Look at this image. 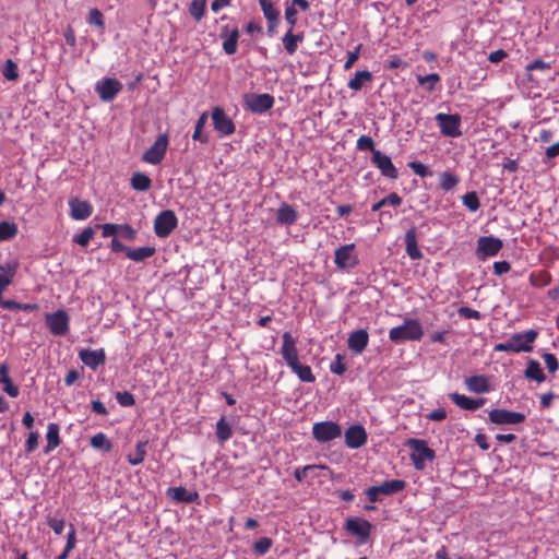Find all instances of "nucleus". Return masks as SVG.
Wrapping results in <instances>:
<instances>
[{
	"instance_id": "obj_37",
	"label": "nucleus",
	"mask_w": 559,
	"mask_h": 559,
	"mask_svg": "<svg viewBox=\"0 0 559 559\" xmlns=\"http://www.w3.org/2000/svg\"><path fill=\"white\" fill-rule=\"evenodd\" d=\"M130 183L135 191H146L151 188L152 180L147 175L138 171L132 175Z\"/></svg>"
},
{
	"instance_id": "obj_1",
	"label": "nucleus",
	"mask_w": 559,
	"mask_h": 559,
	"mask_svg": "<svg viewBox=\"0 0 559 559\" xmlns=\"http://www.w3.org/2000/svg\"><path fill=\"white\" fill-rule=\"evenodd\" d=\"M538 336L536 330H527L521 333H514L504 343L495 345V352H513V353H530L533 350V344Z\"/></svg>"
},
{
	"instance_id": "obj_22",
	"label": "nucleus",
	"mask_w": 559,
	"mask_h": 559,
	"mask_svg": "<svg viewBox=\"0 0 559 559\" xmlns=\"http://www.w3.org/2000/svg\"><path fill=\"white\" fill-rule=\"evenodd\" d=\"M19 267V263L16 261H10L0 264V302L2 299V294L7 289L9 285L12 284L13 277L16 274Z\"/></svg>"
},
{
	"instance_id": "obj_43",
	"label": "nucleus",
	"mask_w": 559,
	"mask_h": 559,
	"mask_svg": "<svg viewBox=\"0 0 559 559\" xmlns=\"http://www.w3.org/2000/svg\"><path fill=\"white\" fill-rule=\"evenodd\" d=\"M206 121H207V112H203L198 118V120L195 122L194 131H193V134H192V139L194 141H199L201 143H207L209 142V135L204 134L202 132L204 126L206 124Z\"/></svg>"
},
{
	"instance_id": "obj_40",
	"label": "nucleus",
	"mask_w": 559,
	"mask_h": 559,
	"mask_svg": "<svg viewBox=\"0 0 559 559\" xmlns=\"http://www.w3.org/2000/svg\"><path fill=\"white\" fill-rule=\"evenodd\" d=\"M460 182V178L450 173V171H442L439 175V186L444 191H451L453 190Z\"/></svg>"
},
{
	"instance_id": "obj_26",
	"label": "nucleus",
	"mask_w": 559,
	"mask_h": 559,
	"mask_svg": "<svg viewBox=\"0 0 559 559\" xmlns=\"http://www.w3.org/2000/svg\"><path fill=\"white\" fill-rule=\"evenodd\" d=\"M167 496L177 501L185 503H192L199 499V493L197 491H189L185 487H169L167 489Z\"/></svg>"
},
{
	"instance_id": "obj_27",
	"label": "nucleus",
	"mask_w": 559,
	"mask_h": 559,
	"mask_svg": "<svg viewBox=\"0 0 559 559\" xmlns=\"http://www.w3.org/2000/svg\"><path fill=\"white\" fill-rule=\"evenodd\" d=\"M465 385L472 393L483 394L490 391V383L486 376H472L465 379Z\"/></svg>"
},
{
	"instance_id": "obj_19",
	"label": "nucleus",
	"mask_w": 559,
	"mask_h": 559,
	"mask_svg": "<svg viewBox=\"0 0 559 559\" xmlns=\"http://www.w3.org/2000/svg\"><path fill=\"white\" fill-rule=\"evenodd\" d=\"M79 358L81 361L91 368L92 370H96L99 366L104 365L106 361V354L104 348L99 349H81L79 352Z\"/></svg>"
},
{
	"instance_id": "obj_63",
	"label": "nucleus",
	"mask_w": 559,
	"mask_h": 559,
	"mask_svg": "<svg viewBox=\"0 0 559 559\" xmlns=\"http://www.w3.org/2000/svg\"><path fill=\"white\" fill-rule=\"evenodd\" d=\"M118 234L127 240H133L136 236L135 229L129 224H120Z\"/></svg>"
},
{
	"instance_id": "obj_5",
	"label": "nucleus",
	"mask_w": 559,
	"mask_h": 559,
	"mask_svg": "<svg viewBox=\"0 0 559 559\" xmlns=\"http://www.w3.org/2000/svg\"><path fill=\"white\" fill-rule=\"evenodd\" d=\"M168 144L169 138L167 133L159 134L155 142L144 152L142 160L151 165L160 164L166 155Z\"/></svg>"
},
{
	"instance_id": "obj_8",
	"label": "nucleus",
	"mask_w": 559,
	"mask_h": 559,
	"mask_svg": "<svg viewBox=\"0 0 559 559\" xmlns=\"http://www.w3.org/2000/svg\"><path fill=\"white\" fill-rule=\"evenodd\" d=\"M334 263L340 270L354 269L359 260L355 253V243L341 246L334 252Z\"/></svg>"
},
{
	"instance_id": "obj_60",
	"label": "nucleus",
	"mask_w": 559,
	"mask_h": 559,
	"mask_svg": "<svg viewBox=\"0 0 559 559\" xmlns=\"http://www.w3.org/2000/svg\"><path fill=\"white\" fill-rule=\"evenodd\" d=\"M47 524L57 535H61L66 526L64 520L52 516H47Z\"/></svg>"
},
{
	"instance_id": "obj_42",
	"label": "nucleus",
	"mask_w": 559,
	"mask_h": 559,
	"mask_svg": "<svg viewBox=\"0 0 559 559\" xmlns=\"http://www.w3.org/2000/svg\"><path fill=\"white\" fill-rule=\"evenodd\" d=\"M147 443H148L147 440H145V441H140L135 445V453L133 455L130 454L127 456L129 464L135 466V465H140L144 462L145 456H146Z\"/></svg>"
},
{
	"instance_id": "obj_17",
	"label": "nucleus",
	"mask_w": 559,
	"mask_h": 559,
	"mask_svg": "<svg viewBox=\"0 0 559 559\" xmlns=\"http://www.w3.org/2000/svg\"><path fill=\"white\" fill-rule=\"evenodd\" d=\"M345 528L359 538L360 544H365L371 531V524L365 519L349 518L345 523Z\"/></svg>"
},
{
	"instance_id": "obj_59",
	"label": "nucleus",
	"mask_w": 559,
	"mask_h": 559,
	"mask_svg": "<svg viewBox=\"0 0 559 559\" xmlns=\"http://www.w3.org/2000/svg\"><path fill=\"white\" fill-rule=\"evenodd\" d=\"M39 442V433L37 431H31L25 441V451L26 453H32L38 447Z\"/></svg>"
},
{
	"instance_id": "obj_49",
	"label": "nucleus",
	"mask_w": 559,
	"mask_h": 559,
	"mask_svg": "<svg viewBox=\"0 0 559 559\" xmlns=\"http://www.w3.org/2000/svg\"><path fill=\"white\" fill-rule=\"evenodd\" d=\"M90 25H94L99 28L102 32L105 29V19L104 14L100 10L94 8L88 11V15L86 19Z\"/></svg>"
},
{
	"instance_id": "obj_51",
	"label": "nucleus",
	"mask_w": 559,
	"mask_h": 559,
	"mask_svg": "<svg viewBox=\"0 0 559 559\" xmlns=\"http://www.w3.org/2000/svg\"><path fill=\"white\" fill-rule=\"evenodd\" d=\"M462 202L471 212H476L480 207V202L475 191L464 194L462 197Z\"/></svg>"
},
{
	"instance_id": "obj_9",
	"label": "nucleus",
	"mask_w": 559,
	"mask_h": 559,
	"mask_svg": "<svg viewBox=\"0 0 559 559\" xmlns=\"http://www.w3.org/2000/svg\"><path fill=\"white\" fill-rule=\"evenodd\" d=\"M313 438L319 442H329L342 435L341 426L334 421H319L312 426Z\"/></svg>"
},
{
	"instance_id": "obj_31",
	"label": "nucleus",
	"mask_w": 559,
	"mask_h": 559,
	"mask_svg": "<svg viewBox=\"0 0 559 559\" xmlns=\"http://www.w3.org/2000/svg\"><path fill=\"white\" fill-rule=\"evenodd\" d=\"M292 372H294L301 382L312 383L316 381V377L312 373L311 367L308 365H304L300 360H296L295 362L288 365Z\"/></svg>"
},
{
	"instance_id": "obj_24",
	"label": "nucleus",
	"mask_w": 559,
	"mask_h": 559,
	"mask_svg": "<svg viewBox=\"0 0 559 559\" xmlns=\"http://www.w3.org/2000/svg\"><path fill=\"white\" fill-rule=\"evenodd\" d=\"M451 401L461 409L464 411H476L486 403V399H472L460 393L450 394Z\"/></svg>"
},
{
	"instance_id": "obj_32",
	"label": "nucleus",
	"mask_w": 559,
	"mask_h": 559,
	"mask_svg": "<svg viewBox=\"0 0 559 559\" xmlns=\"http://www.w3.org/2000/svg\"><path fill=\"white\" fill-rule=\"evenodd\" d=\"M0 383L3 384V391L11 397H16L20 394V390L13 384L12 379L9 376V367L7 364L0 366Z\"/></svg>"
},
{
	"instance_id": "obj_58",
	"label": "nucleus",
	"mask_w": 559,
	"mask_h": 559,
	"mask_svg": "<svg viewBox=\"0 0 559 559\" xmlns=\"http://www.w3.org/2000/svg\"><path fill=\"white\" fill-rule=\"evenodd\" d=\"M407 166L419 177L425 178L431 176V173L428 170L427 166L420 162H409Z\"/></svg>"
},
{
	"instance_id": "obj_28",
	"label": "nucleus",
	"mask_w": 559,
	"mask_h": 559,
	"mask_svg": "<svg viewBox=\"0 0 559 559\" xmlns=\"http://www.w3.org/2000/svg\"><path fill=\"white\" fill-rule=\"evenodd\" d=\"M298 219L297 211L287 203H282L276 212V222L281 225L292 226Z\"/></svg>"
},
{
	"instance_id": "obj_16",
	"label": "nucleus",
	"mask_w": 559,
	"mask_h": 559,
	"mask_svg": "<svg viewBox=\"0 0 559 559\" xmlns=\"http://www.w3.org/2000/svg\"><path fill=\"white\" fill-rule=\"evenodd\" d=\"M280 353L287 366L299 359L297 340L290 332H284L282 334V346Z\"/></svg>"
},
{
	"instance_id": "obj_14",
	"label": "nucleus",
	"mask_w": 559,
	"mask_h": 559,
	"mask_svg": "<svg viewBox=\"0 0 559 559\" xmlns=\"http://www.w3.org/2000/svg\"><path fill=\"white\" fill-rule=\"evenodd\" d=\"M95 90L98 93L99 98L107 103L116 98L122 90V84L116 79L105 78L96 83Z\"/></svg>"
},
{
	"instance_id": "obj_12",
	"label": "nucleus",
	"mask_w": 559,
	"mask_h": 559,
	"mask_svg": "<svg viewBox=\"0 0 559 559\" xmlns=\"http://www.w3.org/2000/svg\"><path fill=\"white\" fill-rule=\"evenodd\" d=\"M46 324L49 331L56 336L66 335L69 331V314L64 310H57L46 314Z\"/></svg>"
},
{
	"instance_id": "obj_2",
	"label": "nucleus",
	"mask_w": 559,
	"mask_h": 559,
	"mask_svg": "<svg viewBox=\"0 0 559 559\" xmlns=\"http://www.w3.org/2000/svg\"><path fill=\"white\" fill-rule=\"evenodd\" d=\"M405 445L412 451L411 461L417 471H424L427 462H432L436 459V453L427 444L426 440L409 438L406 440Z\"/></svg>"
},
{
	"instance_id": "obj_20",
	"label": "nucleus",
	"mask_w": 559,
	"mask_h": 559,
	"mask_svg": "<svg viewBox=\"0 0 559 559\" xmlns=\"http://www.w3.org/2000/svg\"><path fill=\"white\" fill-rule=\"evenodd\" d=\"M502 247V240L492 236L480 237L477 241V251L485 257L496 255Z\"/></svg>"
},
{
	"instance_id": "obj_30",
	"label": "nucleus",
	"mask_w": 559,
	"mask_h": 559,
	"mask_svg": "<svg viewBox=\"0 0 559 559\" xmlns=\"http://www.w3.org/2000/svg\"><path fill=\"white\" fill-rule=\"evenodd\" d=\"M60 427L56 423L48 424L47 432H46V440L47 444L44 449L45 454H49L51 451L57 449L61 444V438H60Z\"/></svg>"
},
{
	"instance_id": "obj_61",
	"label": "nucleus",
	"mask_w": 559,
	"mask_h": 559,
	"mask_svg": "<svg viewBox=\"0 0 559 559\" xmlns=\"http://www.w3.org/2000/svg\"><path fill=\"white\" fill-rule=\"evenodd\" d=\"M361 44H359L353 51L347 52V60L344 63V70H349L355 62L359 59Z\"/></svg>"
},
{
	"instance_id": "obj_45",
	"label": "nucleus",
	"mask_w": 559,
	"mask_h": 559,
	"mask_svg": "<svg viewBox=\"0 0 559 559\" xmlns=\"http://www.w3.org/2000/svg\"><path fill=\"white\" fill-rule=\"evenodd\" d=\"M0 307L9 310H23V311H36L38 310L37 304H22L12 299L2 300Z\"/></svg>"
},
{
	"instance_id": "obj_44",
	"label": "nucleus",
	"mask_w": 559,
	"mask_h": 559,
	"mask_svg": "<svg viewBox=\"0 0 559 559\" xmlns=\"http://www.w3.org/2000/svg\"><path fill=\"white\" fill-rule=\"evenodd\" d=\"M91 445L94 449L110 452L112 450V442L107 438L104 432H98L91 438Z\"/></svg>"
},
{
	"instance_id": "obj_25",
	"label": "nucleus",
	"mask_w": 559,
	"mask_h": 559,
	"mask_svg": "<svg viewBox=\"0 0 559 559\" xmlns=\"http://www.w3.org/2000/svg\"><path fill=\"white\" fill-rule=\"evenodd\" d=\"M406 253L412 260H419L423 253L417 243V230L415 227L409 228L404 236Z\"/></svg>"
},
{
	"instance_id": "obj_38",
	"label": "nucleus",
	"mask_w": 559,
	"mask_h": 559,
	"mask_svg": "<svg viewBox=\"0 0 559 559\" xmlns=\"http://www.w3.org/2000/svg\"><path fill=\"white\" fill-rule=\"evenodd\" d=\"M530 283L532 286L542 288L550 284L551 282V275L546 270H540L537 272H533L530 275Z\"/></svg>"
},
{
	"instance_id": "obj_55",
	"label": "nucleus",
	"mask_w": 559,
	"mask_h": 559,
	"mask_svg": "<svg viewBox=\"0 0 559 559\" xmlns=\"http://www.w3.org/2000/svg\"><path fill=\"white\" fill-rule=\"evenodd\" d=\"M356 146L359 151H370L372 154L374 151H378L374 148V142L372 138L368 135H361L356 143Z\"/></svg>"
},
{
	"instance_id": "obj_6",
	"label": "nucleus",
	"mask_w": 559,
	"mask_h": 559,
	"mask_svg": "<svg viewBox=\"0 0 559 559\" xmlns=\"http://www.w3.org/2000/svg\"><path fill=\"white\" fill-rule=\"evenodd\" d=\"M435 119L442 135L450 138H459L462 135L460 115L439 112L436 115Z\"/></svg>"
},
{
	"instance_id": "obj_57",
	"label": "nucleus",
	"mask_w": 559,
	"mask_h": 559,
	"mask_svg": "<svg viewBox=\"0 0 559 559\" xmlns=\"http://www.w3.org/2000/svg\"><path fill=\"white\" fill-rule=\"evenodd\" d=\"M543 359L550 373H555L559 369V361L552 353L543 354Z\"/></svg>"
},
{
	"instance_id": "obj_48",
	"label": "nucleus",
	"mask_w": 559,
	"mask_h": 559,
	"mask_svg": "<svg viewBox=\"0 0 559 559\" xmlns=\"http://www.w3.org/2000/svg\"><path fill=\"white\" fill-rule=\"evenodd\" d=\"M206 9V0H192L189 7V13L195 21H201Z\"/></svg>"
},
{
	"instance_id": "obj_13",
	"label": "nucleus",
	"mask_w": 559,
	"mask_h": 559,
	"mask_svg": "<svg viewBox=\"0 0 559 559\" xmlns=\"http://www.w3.org/2000/svg\"><path fill=\"white\" fill-rule=\"evenodd\" d=\"M212 120L214 129L218 132L219 136L230 135L236 130L235 123L222 107L217 106L213 108Z\"/></svg>"
},
{
	"instance_id": "obj_34",
	"label": "nucleus",
	"mask_w": 559,
	"mask_h": 559,
	"mask_svg": "<svg viewBox=\"0 0 559 559\" xmlns=\"http://www.w3.org/2000/svg\"><path fill=\"white\" fill-rule=\"evenodd\" d=\"M372 80H373V76L370 71H367V70L356 71L354 78H352L348 81L347 86L352 91L358 92L364 87L365 84L371 83Z\"/></svg>"
},
{
	"instance_id": "obj_7",
	"label": "nucleus",
	"mask_w": 559,
	"mask_h": 559,
	"mask_svg": "<svg viewBox=\"0 0 559 559\" xmlns=\"http://www.w3.org/2000/svg\"><path fill=\"white\" fill-rule=\"evenodd\" d=\"M178 225L174 211L164 210L154 219V233L159 238L169 236Z\"/></svg>"
},
{
	"instance_id": "obj_52",
	"label": "nucleus",
	"mask_w": 559,
	"mask_h": 559,
	"mask_svg": "<svg viewBox=\"0 0 559 559\" xmlns=\"http://www.w3.org/2000/svg\"><path fill=\"white\" fill-rule=\"evenodd\" d=\"M273 542L270 537H261L253 544V551L259 556H263L271 549Z\"/></svg>"
},
{
	"instance_id": "obj_41",
	"label": "nucleus",
	"mask_w": 559,
	"mask_h": 559,
	"mask_svg": "<svg viewBox=\"0 0 559 559\" xmlns=\"http://www.w3.org/2000/svg\"><path fill=\"white\" fill-rule=\"evenodd\" d=\"M261 10L267 22L278 23L280 11L274 8L271 0H259Z\"/></svg>"
},
{
	"instance_id": "obj_21",
	"label": "nucleus",
	"mask_w": 559,
	"mask_h": 559,
	"mask_svg": "<svg viewBox=\"0 0 559 559\" xmlns=\"http://www.w3.org/2000/svg\"><path fill=\"white\" fill-rule=\"evenodd\" d=\"M70 215L75 221H84L93 213V206L88 201L71 199L69 201Z\"/></svg>"
},
{
	"instance_id": "obj_64",
	"label": "nucleus",
	"mask_w": 559,
	"mask_h": 559,
	"mask_svg": "<svg viewBox=\"0 0 559 559\" xmlns=\"http://www.w3.org/2000/svg\"><path fill=\"white\" fill-rule=\"evenodd\" d=\"M99 227L102 228L103 237L115 236L120 230V224L106 223V224L99 225Z\"/></svg>"
},
{
	"instance_id": "obj_35",
	"label": "nucleus",
	"mask_w": 559,
	"mask_h": 559,
	"mask_svg": "<svg viewBox=\"0 0 559 559\" xmlns=\"http://www.w3.org/2000/svg\"><path fill=\"white\" fill-rule=\"evenodd\" d=\"M154 247L129 248L127 257L134 262H142L155 254Z\"/></svg>"
},
{
	"instance_id": "obj_47",
	"label": "nucleus",
	"mask_w": 559,
	"mask_h": 559,
	"mask_svg": "<svg viewBox=\"0 0 559 559\" xmlns=\"http://www.w3.org/2000/svg\"><path fill=\"white\" fill-rule=\"evenodd\" d=\"M417 83L425 87L428 92H432L436 85L440 82V75L438 73H430L428 75H417Z\"/></svg>"
},
{
	"instance_id": "obj_33",
	"label": "nucleus",
	"mask_w": 559,
	"mask_h": 559,
	"mask_svg": "<svg viewBox=\"0 0 559 559\" xmlns=\"http://www.w3.org/2000/svg\"><path fill=\"white\" fill-rule=\"evenodd\" d=\"M524 377L528 380L542 383L546 380V376L540 367V364L535 359H530L524 370Z\"/></svg>"
},
{
	"instance_id": "obj_18",
	"label": "nucleus",
	"mask_w": 559,
	"mask_h": 559,
	"mask_svg": "<svg viewBox=\"0 0 559 559\" xmlns=\"http://www.w3.org/2000/svg\"><path fill=\"white\" fill-rule=\"evenodd\" d=\"M367 432L361 425H353L345 431V444L349 449H359L366 444Z\"/></svg>"
},
{
	"instance_id": "obj_3",
	"label": "nucleus",
	"mask_w": 559,
	"mask_h": 559,
	"mask_svg": "<svg viewBox=\"0 0 559 559\" xmlns=\"http://www.w3.org/2000/svg\"><path fill=\"white\" fill-rule=\"evenodd\" d=\"M423 336V326L414 319H406L403 324L394 326L389 331L390 341L396 344L406 341H419Z\"/></svg>"
},
{
	"instance_id": "obj_46",
	"label": "nucleus",
	"mask_w": 559,
	"mask_h": 559,
	"mask_svg": "<svg viewBox=\"0 0 559 559\" xmlns=\"http://www.w3.org/2000/svg\"><path fill=\"white\" fill-rule=\"evenodd\" d=\"M19 228L14 222H0V241L9 240L17 235Z\"/></svg>"
},
{
	"instance_id": "obj_53",
	"label": "nucleus",
	"mask_w": 559,
	"mask_h": 559,
	"mask_svg": "<svg viewBox=\"0 0 559 559\" xmlns=\"http://www.w3.org/2000/svg\"><path fill=\"white\" fill-rule=\"evenodd\" d=\"M95 231L92 227L84 228L79 235L74 237V242L81 247H86L94 238Z\"/></svg>"
},
{
	"instance_id": "obj_39",
	"label": "nucleus",
	"mask_w": 559,
	"mask_h": 559,
	"mask_svg": "<svg viewBox=\"0 0 559 559\" xmlns=\"http://www.w3.org/2000/svg\"><path fill=\"white\" fill-rule=\"evenodd\" d=\"M233 436V430L230 425L227 423L226 418L223 416L216 423V438L221 443L226 442Z\"/></svg>"
},
{
	"instance_id": "obj_36",
	"label": "nucleus",
	"mask_w": 559,
	"mask_h": 559,
	"mask_svg": "<svg viewBox=\"0 0 559 559\" xmlns=\"http://www.w3.org/2000/svg\"><path fill=\"white\" fill-rule=\"evenodd\" d=\"M283 45L288 55H294L298 48V44L304 40L302 34H294L293 31L288 32L283 37Z\"/></svg>"
},
{
	"instance_id": "obj_56",
	"label": "nucleus",
	"mask_w": 559,
	"mask_h": 559,
	"mask_svg": "<svg viewBox=\"0 0 559 559\" xmlns=\"http://www.w3.org/2000/svg\"><path fill=\"white\" fill-rule=\"evenodd\" d=\"M330 371L334 374L342 376L346 371V365L343 362V356L337 354L330 365Z\"/></svg>"
},
{
	"instance_id": "obj_15",
	"label": "nucleus",
	"mask_w": 559,
	"mask_h": 559,
	"mask_svg": "<svg viewBox=\"0 0 559 559\" xmlns=\"http://www.w3.org/2000/svg\"><path fill=\"white\" fill-rule=\"evenodd\" d=\"M371 163L380 170L382 176L389 179H397L399 171L390 156L381 151H374L373 156H371Z\"/></svg>"
},
{
	"instance_id": "obj_10",
	"label": "nucleus",
	"mask_w": 559,
	"mask_h": 559,
	"mask_svg": "<svg viewBox=\"0 0 559 559\" xmlns=\"http://www.w3.org/2000/svg\"><path fill=\"white\" fill-rule=\"evenodd\" d=\"M245 105L253 114H264L274 106V97L270 94H247Z\"/></svg>"
},
{
	"instance_id": "obj_23",
	"label": "nucleus",
	"mask_w": 559,
	"mask_h": 559,
	"mask_svg": "<svg viewBox=\"0 0 559 559\" xmlns=\"http://www.w3.org/2000/svg\"><path fill=\"white\" fill-rule=\"evenodd\" d=\"M369 343L368 332L364 329H359L349 334L347 340L348 348L355 354H361Z\"/></svg>"
},
{
	"instance_id": "obj_62",
	"label": "nucleus",
	"mask_w": 559,
	"mask_h": 559,
	"mask_svg": "<svg viewBox=\"0 0 559 559\" xmlns=\"http://www.w3.org/2000/svg\"><path fill=\"white\" fill-rule=\"evenodd\" d=\"M297 10L294 5H288L285 9V20L289 24V29L293 31L297 23Z\"/></svg>"
},
{
	"instance_id": "obj_54",
	"label": "nucleus",
	"mask_w": 559,
	"mask_h": 559,
	"mask_svg": "<svg viewBox=\"0 0 559 559\" xmlns=\"http://www.w3.org/2000/svg\"><path fill=\"white\" fill-rule=\"evenodd\" d=\"M116 400L123 407H130L135 404L133 394L128 391L117 392Z\"/></svg>"
},
{
	"instance_id": "obj_29",
	"label": "nucleus",
	"mask_w": 559,
	"mask_h": 559,
	"mask_svg": "<svg viewBox=\"0 0 559 559\" xmlns=\"http://www.w3.org/2000/svg\"><path fill=\"white\" fill-rule=\"evenodd\" d=\"M228 26H225L222 29L223 40V50L226 55H234L237 51L238 39H239V29L235 27L230 33H228Z\"/></svg>"
},
{
	"instance_id": "obj_11",
	"label": "nucleus",
	"mask_w": 559,
	"mask_h": 559,
	"mask_svg": "<svg viewBox=\"0 0 559 559\" xmlns=\"http://www.w3.org/2000/svg\"><path fill=\"white\" fill-rule=\"evenodd\" d=\"M526 416L520 412L503 408H493L488 413V419L495 425H518L525 420Z\"/></svg>"
},
{
	"instance_id": "obj_4",
	"label": "nucleus",
	"mask_w": 559,
	"mask_h": 559,
	"mask_svg": "<svg viewBox=\"0 0 559 559\" xmlns=\"http://www.w3.org/2000/svg\"><path fill=\"white\" fill-rule=\"evenodd\" d=\"M405 486H406V483L403 479L385 480L382 484H380L379 486L369 487L366 490V497L370 502L374 503L381 499L380 498L381 495H383V496L394 495L396 492L402 491L405 488Z\"/></svg>"
},
{
	"instance_id": "obj_50",
	"label": "nucleus",
	"mask_w": 559,
	"mask_h": 559,
	"mask_svg": "<svg viewBox=\"0 0 559 559\" xmlns=\"http://www.w3.org/2000/svg\"><path fill=\"white\" fill-rule=\"evenodd\" d=\"M2 75L4 76V79H7L8 81H17L19 80V69H17V64L12 60V59H8L3 66V69H2Z\"/></svg>"
}]
</instances>
